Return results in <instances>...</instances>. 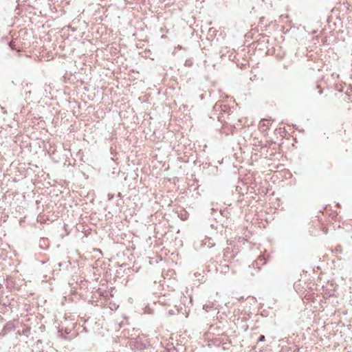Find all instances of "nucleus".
I'll return each mask as SVG.
<instances>
[{
	"label": "nucleus",
	"mask_w": 352,
	"mask_h": 352,
	"mask_svg": "<svg viewBox=\"0 0 352 352\" xmlns=\"http://www.w3.org/2000/svg\"><path fill=\"white\" fill-rule=\"evenodd\" d=\"M271 124L272 121L268 119H262L259 122L258 129L263 138H267Z\"/></svg>",
	"instance_id": "nucleus-1"
},
{
	"label": "nucleus",
	"mask_w": 352,
	"mask_h": 352,
	"mask_svg": "<svg viewBox=\"0 0 352 352\" xmlns=\"http://www.w3.org/2000/svg\"><path fill=\"white\" fill-rule=\"evenodd\" d=\"M285 147V144H284V142H283L281 144H280V150L282 152H285L283 149V148Z\"/></svg>",
	"instance_id": "nucleus-2"
},
{
	"label": "nucleus",
	"mask_w": 352,
	"mask_h": 352,
	"mask_svg": "<svg viewBox=\"0 0 352 352\" xmlns=\"http://www.w3.org/2000/svg\"><path fill=\"white\" fill-rule=\"evenodd\" d=\"M265 340V336H261L260 338H259V341L260 342H263Z\"/></svg>",
	"instance_id": "nucleus-3"
}]
</instances>
